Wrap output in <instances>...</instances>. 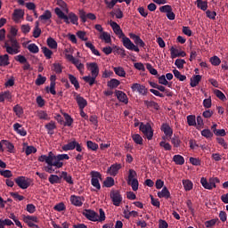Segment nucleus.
Instances as JSON below:
<instances>
[{
	"instance_id": "nucleus-2",
	"label": "nucleus",
	"mask_w": 228,
	"mask_h": 228,
	"mask_svg": "<svg viewBox=\"0 0 228 228\" xmlns=\"http://www.w3.org/2000/svg\"><path fill=\"white\" fill-rule=\"evenodd\" d=\"M4 47L8 54H19L20 53V45L13 37L9 36V41L4 43Z\"/></svg>"
},
{
	"instance_id": "nucleus-18",
	"label": "nucleus",
	"mask_w": 228,
	"mask_h": 228,
	"mask_svg": "<svg viewBox=\"0 0 228 228\" xmlns=\"http://www.w3.org/2000/svg\"><path fill=\"white\" fill-rule=\"evenodd\" d=\"M75 99L77 101V104L79 107V110H85V108L88 106V102H86V100L83 98V96L77 94Z\"/></svg>"
},
{
	"instance_id": "nucleus-35",
	"label": "nucleus",
	"mask_w": 228,
	"mask_h": 228,
	"mask_svg": "<svg viewBox=\"0 0 228 228\" xmlns=\"http://www.w3.org/2000/svg\"><path fill=\"white\" fill-rule=\"evenodd\" d=\"M52 17H53V13L51 12V11L46 10L45 11L43 15L39 16V20H44L45 22L47 20H51Z\"/></svg>"
},
{
	"instance_id": "nucleus-14",
	"label": "nucleus",
	"mask_w": 228,
	"mask_h": 228,
	"mask_svg": "<svg viewBox=\"0 0 228 228\" xmlns=\"http://www.w3.org/2000/svg\"><path fill=\"white\" fill-rule=\"evenodd\" d=\"M82 215L87 218V220H90L91 222H97V218H99V214L97 212L91 210V209H86Z\"/></svg>"
},
{
	"instance_id": "nucleus-39",
	"label": "nucleus",
	"mask_w": 228,
	"mask_h": 228,
	"mask_svg": "<svg viewBox=\"0 0 228 228\" xmlns=\"http://www.w3.org/2000/svg\"><path fill=\"white\" fill-rule=\"evenodd\" d=\"M103 186H105V188H111V186H115V179L110 176L107 177L103 182Z\"/></svg>"
},
{
	"instance_id": "nucleus-12",
	"label": "nucleus",
	"mask_w": 228,
	"mask_h": 228,
	"mask_svg": "<svg viewBox=\"0 0 228 228\" xmlns=\"http://www.w3.org/2000/svg\"><path fill=\"white\" fill-rule=\"evenodd\" d=\"M78 15L83 23L86 22L87 19H89V20H95V19H97V17L94 13L89 12L86 14L85 10H83V9H80L78 11Z\"/></svg>"
},
{
	"instance_id": "nucleus-34",
	"label": "nucleus",
	"mask_w": 228,
	"mask_h": 228,
	"mask_svg": "<svg viewBox=\"0 0 228 228\" xmlns=\"http://www.w3.org/2000/svg\"><path fill=\"white\" fill-rule=\"evenodd\" d=\"M144 104L147 108H153V110H159V104L154 101H144Z\"/></svg>"
},
{
	"instance_id": "nucleus-52",
	"label": "nucleus",
	"mask_w": 228,
	"mask_h": 228,
	"mask_svg": "<svg viewBox=\"0 0 228 228\" xmlns=\"http://www.w3.org/2000/svg\"><path fill=\"white\" fill-rule=\"evenodd\" d=\"M2 143L5 145L6 149H8L9 152H12L13 150L15 149V146H13V143L6 141V140H2Z\"/></svg>"
},
{
	"instance_id": "nucleus-27",
	"label": "nucleus",
	"mask_w": 228,
	"mask_h": 228,
	"mask_svg": "<svg viewBox=\"0 0 228 228\" xmlns=\"http://www.w3.org/2000/svg\"><path fill=\"white\" fill-rule=\"evenodd\" d=\"M38 161H40L41 163H44V161H45L47 164H50L51 161H53V151H50L47 155H41L38 158Z\"/></svg>"
},
{
	"instance_id": "nucleus-10",
	"label": "nucleus",
	"mask_w": 228,
	"mask_h": 228,
	"mask_svg": "<svg viewBox=\"0 0 228 228\" xmlns=\"http://www.w3.org/2000/svg\"><path fill=\"white\" fill-rule=\"evenodd\" d=\"M159 12H161V13H167V17L169 20H175V13H174V12H172V6L163 5L159 8Z\"/></svg>"
},
{
	"instance_id": "nucleus-37",
	"label": "nucleus",
	"mask_w": 228,
	"mask_h": 228,
	"mask_svg": "<svg viewBox=\"0 0 228 228\" xmlns=\"http://www.w3.org/2000/svg\"><path fill=\"white\" fill-rule=\"evenodd\" d=\"M46 42L50 49H58V43L56 42V40H54V38L48 37Z\"/></svg>"
},
{
	"instance_id": "nucleus-58",
	"label": "nucleus",
	"mask_w": 228,
	"mask_h": 228,
	"mask_svg": "<svg viewBox=\"0 0 228 228\" xmlns=\"http://www.w3.org/2000/svg\"><path fill=\"white\" fill-rule=\"evenodd\" d=\"M217 222H218V219H211V220L206 221L205 227H207V228L215 227V225H216Z\"/></svg>"
},
{
	"instance_id": "nucleus-38",
	"label": "nucleus",
	"mask_w": 228,
	"mask_h": 228,
	"mask_svg": "<svg viewBox=\"0 0 228 228\" xmlns=\"http://www.w3.org/2000/svg\"><path fill=\"white\" fill-rule=\"evenodd\" d=\"M83 79L86 83H88L90 86H94V85H95V79H97V77L86 76V77H83Z\"/></svg>"
},
{
	"instance_id": "nucleus-45",
	"label": "nucleus",
	"mask_w": 228,
	"mask_h": 228,
	"mask_svg": "<svg viewBox=\"0 0 228 228\" xmlns=\"http://www.w3.org/2000/svg\"><path fill=\"white\" fill-rule=\"evenodd\" d=\"M183 184L185 191H190L191 190H193V183H191V181L183 180Z\"/></svg>"
},
{
	"instance_id": "nucleus-23",
	"label": "nucleus",
	"mask_w": 228,
	"mask_h": 228,
	"mask_svg": "<svg viewBox=\"0 0 228 228\" xmlns=\"http://www.w3.org/2000/svg\"><path fill=\"white\" fill-rule=\"evenodd\" d=\"M12 15L14 22H19L20 19L24 18V11L22 9H15Z\"/></svg>"
},
{
	"instance_id": "nucleus-62",
	"label": "nucleus",
	"mask_w": 228,
	"mask_h": 228,
	"mask_svg": "<svg viewBox=\"0 0 228 228\" xmlns=\"http://www.w3.org/2000/svg\"><path fill=\"white\" fill-rule=\"evenodd\" d=\"M214 94H215V95L218 98V99H220V101H225V94H224L223 93H222V91H220V90H218V89H216L215 91H214Z\"/></svg>"
},
{
	"instance_id": "nucleus-22",
	"label": "nucleus",
	"mask_w": 228,
	"mask_h": 228,
	"mask_svg": "<svg viewBox=\"0 0 228 228\" xmlns=\"http://www.w3.org/2000/svg\"><path fill=\"white\" fill-rule=\"evenodd\" d=\"M116 96L117 99H118L120 102H124V104H127V102H129V100L127 99V94H126V93L122 91H116Z\"/></svg>"
},
{
	"instance_id": "nucleus-64",
	"label": "nucleus",
	"mask_w": 228,
	"mask_h": 228,
	"mask_svg": "<svg viewBox=\"0 0 228 228\" xmlns=\"http://www.w3.org/2000/svg\"><path fill=\"white\" fill-rule=\"evenodd\" d=\"M201 135L205 138H213V134L211 133V130L209 129H204L201 131Z\"/></svg>"
},
{
	"instance_id": "nucleus-49",
	"label": "nucleus",
	"mask_w": 228,
	"mask_h": 228,
	"mask_svg": "<svg viewBox=\"0 0 228 228\" xmlns=\"http://www.w3.org/2000/svg\"><path fill=\"white\" fill-rule=\"evenodd\" d=\"M23 222H35V224H38V217L37 216H23Z\"/></svg>"
},
{
	"instance_id": "nucleus-29",
	"label": "nucleus",
	"mask_w": 228,
	"mask_h": 228,
	"mask_svg": "<svg viewBox=\"0 0 228 228\" xmlns=\"http://www.w3.org/2000/svg\"><path fill=\"white\" fill-rule=\"evenodd\" d=\"M202 79V76L200 75H194L191 78V86L192 88H195V86H197L199 85V83H200V80Z\"/></svg>"
},
{
	"instance_id": "nucleus-7",
	"label": "nucleus",
	"mask_w": 228,
	"mask_h": 228,
	"mask_svg": "<svg viewBox=\"0 0 228 228\" xmlns=\"http://www.w3.org/2000/svg\"><path fill=\"white\" fill-rule=\"evenodd\" d=\"M92 179L91 183L92 185L96 188V190H101V183H99V179H102V175L97 171L91 172Z\"/></svg>"
},
{
	"instance_id": "nucleus-20",
	"label": "nucleus",
	"mask_w": 228,
	"mask_h": 228,
	"mask_svg": "<svg viewBox=\"0 0 228 228\" xmlns=\"http://www.w3.org/2000/svg\"><path fill=\"white\" fill-rule=\"evenodd\" d=\"M120 168H122V164L116 163L110 167L108 172L110 175L115 176L117 174H118V170H120Z\"/></svg>"
},
{
	"instance_id": "nucleus-28",
	"label": "nucleus",
	"mask_w": 228,
	"mask_h": 228,
	"mask_svg": "<svg viewBox=\"0 0 228 228\" xmlns=\"http://www.w3.org/2000/svg\"><path fill=\"white\" fill-rule=\"evenodd\" d=\"M10 65V56L8 54L0 55V67Z\"/></svg>"
},
{
	"instance_id": "nucleus-15",
	"label": "nucleus",
	"mask_w": 228,
	"mask_h": 228,
	"mask_svg": "<svg viewBox=\"0 0 228 228\" xmlns=\"http://www.w3.org/2000/svg\"><path fill=\"white\" fill-rule=\"evenodd\" d=\"M110 25L111 26L114 33L118 35L119 38H124L126 37V34H124L122 28H120V25H118L117 22L110 20Z\"/></svg>"
},
{
	"instance_id": "nucleus-1",
	"label": "nucleus",
	"mask_w": 228,
	"mask_h": 228,
	"mask_svg": "<svg viewBox=\"0 0 228 228\" xmlns=\"http://www.w3.org/2000/svg\"><path fill=\"white\" fill-rule=\"evenodd\" d=\"M55 13L58 16L59 19H61L62 20H64L65 24H75L76 26H78V22L77 20H79V19L77 18V15H76V13L74 12H69L68 15L65 14V12L63 11H61V9L56 7L55 8Z\"/></svg>"
},
{
	"instance_id": "nucleus-57",
	"label": "nucleus",
	"mask_w": 228,
	"mask_h": 228,
	"mask_svg": "<svg viewBox=\"0 0 228 228\" xmlns=\"http://www.w3.org/2000/svg\"><path fill=\"white\" fill-rule=\"evenodd\" d=\"M185 63H186V61H184V59H176L175 65L177 67V69H184Z\"/></svg>"
},
{
	"instance_id": "nucleus-11",
	"label": "nucleus",
	"mask_w": 228,
	"mask_h": 228,
	"mask_svg": "<svg viewBox=\"0 0 228 228\" xmlns=\"http://www.w3.org/2000/svg\"><path fill=\"white\" fill-rule=\"evenodd\" d=\"M110 197L114 204V206H120L122 202V196L120 195L119 191L112 190L110 191Z\"/></svg>"
},
{
	"instance_id": "nucleus-41",
	"label": "nucleus",
	"mask_w": 228,
	"mask_h": 228,
	"mask_svg": "<svg viewBox=\"0 0 228 228\" xmlns=\"http://www.w3.org/2000/svg\"><path fill=\"white\" fill-rule=\"evenodd\" d=\"M113 70L117 76H119L120 77H126V70H124V68L115 67L113 68Z\"/></svg>"
},
{
	"instance_id": "nucleus-6",
	"label": "nucleus",
	"mask_w": 228,
	"mask_h": 228,
	"mask_svg": "<svg viewBox=\"0 0 228 228\" xmlns=\"http://www.w3.org/2000/svg\"><path fill=\"white\" fill-rule=\"evenodd\" d=\"M53 161H54V167L55 168H61L63 167V159H69V157L67 154H59L57 156L53 153L52 155Z\"/></svg>"
},
{
	"instance_id": "nucleus-47",
	"label": "nucleus",
	"mask_w": 228,
	"mask_h": 228,
	"mask_svg": "<svg viewBox=\"0 0 228 228\" xmlns=\"http://www.w3.org/2000/svg\"><path fill=\"white\" fill-rule=\"evenodd\" d=\"M173 161L175 165H184V158L181 155H175L173 157Z\"/></svg>"
},
{
	"instance_id": "nucleus-44",
	"label": "nucleus",
	"mask_w": 228,
	"mask_h": 228,
	"mask_svg": "<svg viewBox=\"0 0 228 228\" xmlns=\"http://www.w3.org/2000/svg\"><path fill=\"white\" fill-rule=\"evenodd\" d=\"M132 140H134V143H136L137 145H143V138H142L141 135L138 134H133Z\"/></svg>"
},
{
	"instance_id": "nucleus-32",
	"label": "nucleus",
	"mask_w": 228,
	"mask_h": 228,
	"mask_svg": "<svg viewBox=\"0 0 228 228\" xmlns=\"http://www.w3.org/2000/svg\"><path fill=\"white\" fill-rule=\"evenodd\" d=\"M45 129L48 131V134H54V129H56V123L54 121H51L45 126Z\"/></svg>"
},
{
	"instance_id": "nucleus-30",
	"label": "nucleus",
	"mask_w": 228,
	"mask_h": 228,
	"mask_svg": "<svg viewBox=\"0 0 228 228\" xmlns=\"http://www.w3.org/2000/svg\"><path fill=\"white\" fill-rule=\"evenodd\" d=\"M42 35V28H40V22L36 21V25L33 30L34 38H38Z\"/></svg>"
},
{
	"instance_id": "nucleus-43",
	"label": "nucleus",
	"mask_w": 228,
	"mask_h": 228,
	"mask_svg": "<svg viewBox=\"0 0 228 228\" xmlns=\"http://www.w3.org/2000/svg\"><path fill=\"white\" fill-rule=\"evenodd\" d=\"M86 46L88 47L93 53V54H95V56H101V53L98 52L97 49H95V46L91 42H86Z\"/></svg>"
},
{
	"instance_id": "nucleus-13",
	"label": "nucleus",
	"mask_w": 228,
	"mask_h": 228,
	"mask_svg": "<svg viewBox=\"0 0 228 228\" xmlns=\"http://www.w3.org/2000/svg\"><path fill=\"white\" fill-rule=\"evenodd\" d=\"M132 92H138L139 94H141V95H147L149 90L147 89V87H145V86L138 84V83H134L131 86Z\"/></svg>"
},
{
	"instance_id": "nucleus-5",
	"label": "nucleus",
	"mask_w": 228,
	"mask_h": 228,
	"mask_svg": "<svg viewBox=\"0 0 228 228\" xmlns=\"http://www.w3.org/2000/svg\"><path fill=\"white\" fill-rule=\"evenodd\" d=\"M200 183L206 190H213V188H216V183H220V179L218 178H210L208 182V179L202 177Z\"/></svg>"
},
{
	"instance_id": "nucleus-61",
	"label": "nucleus",
	"mask_w": 228,
	"mask_h": 228,
	"mask_svg": "<svg viewBox=\"0 0 228 228\" xmlns=\"http://www.w3.org/2000/svg\"><path fill=\"white\" fill-rule=\"evenodd\" d=\"M87 148L91 151H97V149H99V145L92 141H87Z\"/></svg>"
},
{
	"instance_id": "nucleus-16",
	"label": "nucleus",
	"mask_w": 228,
	"mask_h": 228,
	"mask_svg": "<svg viewBox=\"0 0 228 228\" xmlns=\"http://www.w3.org/2000/svg\"><path fill=\"white\" fill-rule=\"evenodd\" d=\"M87 67L93 77H97V76H99V65L97 64V62L88 63Z\"/></svg>"
},
{
	"instance_id": "nucleus-50",
	"label": "nucleus",
	"mask_w": 228,
	"mask_h": 228,
	"mask_svg": "<svg viewBox=\"0 0 228 228\" xmlns=\"http://www.w3.org/2000/svg\"><path fill=\"white\" fill-rule=\"evenodd\" d=\"M64 118L66 120V121L62 122V124H64V126H72L74 119H72V117H70V115L64 113Z\"/></svg>"
},
{
	"instance_id": "nucleus-54",
	"label": "nucleus",
	"mask_w": 228,
	"mask_h": 228,
	"mask_svg": "<svg viewBox=\"0 0 228 228\" xmlns=\"http://www.w3.org/2000/svg\"><path fill=\"white\" fill-rule=\"evenodd\" d=\"M210 62L212 65H214V67H218V65L222 63V61L218 56H213L210 58Z\"/></svg>"
},
{
	"instance_id": "nucleus-53",
	"label": "nucleus",
	"mask_w": 228,
	"mask_h": 228,
	"mask_svg": "<svg viewBox=\"0 0 228 228\" xmlns=\"http://www.w3.org/2000/svg\"><path fill=\"white\" fill-rule=\"evenodd\" d=\"M101 40H104L105 44H110L111 42V37L107 34V32H102L100 36Z\"/></svg>"
},
{
	"instance_id": "nucleus-56",
	"label": "nucleus",
	"mask_w": 228,
	"mask_h": 228,
	"mask_svg": "<svg viewBox=\"0 0 228 228\" xmlns=\"http://www.w3.org/2000/svg\"><path fill=\"white\" fill-rule=\"evenodd\" d=\"M45 81H47V78L45 77H42V75H38L37 78L36 80V85L37 86H40L44 85V83H45Z\"/></svg>"
},
{
	"instance_id": "nucleus-17",
	"label": "nucleus",
	"mask_w": 228,
	"mask_h": 228,
	"mask_svg": "<svg viewBox=\"0 0 228 228\" xmlns=\"http://www.w3.org/2000/svg\"><path fill=\"white\" fill-rule=\"evenodd\" d=\"M130 38L134 40L135 45H139V47H145V42L140 37V36H136L134 33L129 34Z\"/></svg>"
},
{
	"instance_id": "nucleus-48",
	"label": "nucleus",
	"mask_w": 228,
	"mask_h": 228,
	"mask_svg": "<svg viewBox=\"0 0 228 228\" xmlns=\"http://www.w3.org/2000/svg\"><path fill=\"white\" fill-rule=\"evenodd\" d=\"M42 52L47 60H51V58L53 57V51L47 48V46H43Z\"/></svg>"
},
{
	"instance_id": "nucleus-55",
	"label": "nucleus",
	"mask_w": 228,
	"mask_h": 228,
	"mask_svg": "<svg viewBox=\"0 0 228 228\" xmlns=\"http://www.w3.org/2000/svg\"><path fill=\"white\" fill-rule=\"evenodd\" d=\"M28 49L29 53H32L33 54H37L39 51L38 46L35 44L28 45Z\"/></svg>"
},
{
	"instance_id": "nucleus-4",
	"label": "nucleus",
	"mask_w": 228,
	"mask_h": 228,
	"mask_svg": "<svg viewBox=\"0 0 228 228\" xmlns=\"http://www.w3.org/2000/svg\"><path fill=\"white\" fill-rule=\"evenodd\" d=\"M139 129L142 132L144 136H146L147 140H152V136H154V130H152L151 123H147L146 125L141 123Z\"/></svg>"
},
{
	"instance_id": "nucleus-19",
	"label": "nucleus",
	"mask_w": 228,
	"mask_h": 228,
	"mask_svg": "<svg viewBox=\"0 0 228 228\" xmlns=\"http://www.w3.org/2000/svg\"><path fill=\"white\" fill-rule=\"evenodd\" d=\"M161 131H163L167 138H172V134H174V130H172L169 124H162Z\"/></svg>"
},
{
	"instance_id": "nucleus-40",
	"label": "nucleus",
	"mask_w": 228,
	"mask_h": 228,
	"mask_svg": "<svg viewBox=\"0 0 228 228\" xmlns=\"http://www.w3.org/2000/svg\"><path fill=\"white\" fill-rule=\"evenodd\" d=\"M119 85H120V82L117 78H112L107 83V86H109V88H111V89L117 88Z\"/></svg>"
},
{
	"instance_id": "nucleus-21",
	"label": "nucleus",
	"mask_w": 228,
	"mask_h": 228,
	"mask_svg": "<svg viewBox=\"0 0 228 228\" xmlns=\"http://www.w3.org/2000/svg\"><path fill=\"white\" fill-rule=\"evenodd\" d=\"M170 51H171V58L173 59L179 58V57L184 58V56H186V52L184 51L179 52V50L174 48V46L171 47Z\"/></svg>"
},
{
	"instance_id": "nucleus-46",
	"label": "nucleus",
	"mask_w": 228,
	"mask_h": 228,
	"mask_svg": "<svg viewBox=\"0 0 228 228\" xmlns=\"http://www.w3.org/2000/svg\"><path fill=\"white\" fill-rule=\"evenodd\" d=\"M76 141H72L62 146V151H74L76 149Z\"/></svg>"
},
{
	"instance_id": "nucleus-51",
	"label": "nucleus",
	"mask_w": 228,
	"mask_h": 228,
	"mask_svg": "<svg viewBox=\"0 0 228 228\" xmlns=\"http://www.w3.org/2000/svg\"><path fill=\"white\" fill-rule=\"evenodd\" d=\"M173 74H174L175 77H176V79H179V81H185V79H186V76L182 75L181 72L177 69H174Z\"/></svg>"
},
{
	"instance_id": "nucleus-60",
	"label": "nucleus",
	"mask_w": 228,
	"mask_h": 228,
	"mask_svg": "<svg viewBox=\"0 0 228 228\" xmlns=\"http://www.w3.org/2000/svg\"><path fill=\"white\" fill-rule=\"evenodd\" d=\"M47 165L48 166L45 167V172L53 174L54 172V168H53V167H54V160H51V163Z\"/></svg>"
},
{
	"instance_id": "nucleus-36",
	"label": "nucleus",
	"mask_w": 228,
	"mask_h": 228,
	"mask_svg": "<svg viewBox=\"0 0 228 228\" xmlns=\"http://www.w3.org/2000/svg\"><path fill=\"white\" fill-rule=\"evenodd\" d=\"M48 180L51 184H58L61 183V176H58L57 175H51Z\"/></svg>"
},
{
	"instance_id": "nucleus-25",
	"label": "nucleus",
	"mask_w": 228,
	"mask_h": 228,
	"mask_svg": "<svg viewBox=\"0 0 228 228\" xmlns=\"http://www.w3.org/2000/svg\"><path fill=\"white\" fill-rule=\"evenodd\" d=\"M158 197L159 199H170V191H168V188L165 186L161 191L158 192Z\"/></svg>"
},
{
	"instance_id": "nucleus-31",
	"label": "nucleus",
	"mask_w": 228,
	"mask_h": 228,
	"mask_svg": "<svg viewBox=\"0 0 228 228\" xmlns=\"http://www.w3.org/2000/svg\"><path fill=\"white\" fill-rule=\"evenodd\" d=\"M63 179L69 184H74V181H72V176L69 175V173L62 171L61 175V180Z\"/></svg>"
},
{
	"instance_id": "nucleus-3",
	"label": "nucleus",
	"mask_w": 228,
	"mask_h": 228,
	"mask_svg": "<svg viewBox=\"0 0 228 228\" xmlns=\"http://www.w3.org/2000/svg\"><path fill=\"white\" fill-rule=\"evenodd\" d=\"M136 175H137L136 171H134V169H129L128 178L126 181H127L128 186H131L134 191H137L138 190V179L134 178L136 177Z\"/></svg>"
},
{
	"instance_id": "nucleus-42",
	"label": "nucleus",
	"mask_w": 228,
	"mask_h": 228,
	"mask_svg": "<svg viewBox=\"0 0 228 228\" xmlns=\"http://www.w3.org/2000/svg\"><path fill=\"white\" fill-rule=\"evenodd\" d=\"M196 4L203 12H206V10H208V1L197 0Z\"/></svg>"
},
{
	"instance_id": "nucleus-9",
	"label": "nucleus",
	"mask_w": 228,
	"mask_h": 228,
	"mask_svg": "<svg viewBox=\"0 0 228 228\" xmlns=\"http://www.w3.org/2000/svg\"><path fill=\"white\" fill-rule=\"evenodd\" d=\"M16 184L19 186V188H21V190H28L29 188V179H26L25 176H19L14 179Z\"/></svg>"
},
{
	"instance_id": "nucleus-8",
	"label": "nucleus",
	"mask_w": 228,
	"mask_h": 228,
	"mask_svg": "<svg viewBox=\"0 0 228 228\" xmlns=\"http://www.w3.org/2000/svg\"><path fill=\"white\" fill-rule=\"evenodd\" d=\"M123 45L126 49H129V51H134L135 53H140V48L136 46L134 43L131 42V39L127 37H124L122 38Z\"/></svg>"
},
{
	"instance_id": "nucleus-26",
	"label": "nucleus",
	"mask_w": 228,
	"mask_h": 228,
	"mask_svg": "<svg viewBox=\"0 0 228 228\" xmlns=\"http://www.w3.org/2000/svg\"><path fill=\"white\" fill-rule=\"evenodd\" d=\"M20 127H22V125L19 123L13 125V129L18 133V134H20V136H26L28 132H26V129Z\"/></svg>"
},
{
	"instance_id": "nucleus-33",
	"label": "nucleus",
	"mask_w": 228,
	"mask_h": 228,
	"mask_svg": "<svg viewBox=\"0 0 228 228\" xmlns=\"http://www.w3.org/2000/svg\"><path fill=\"white\" fill-rule=\"evenodd\" d=\"M68 76L71 85L75 86L76 90H79L80 86H79V81H77V78L74 77V75L72 74H69Z\"/></svg>"
},
{
	"instance_id": "nucleus-59",
	"label": "nucleus",
	"mask_w": 228,
	"mask_h": 228,
	"mask_svg": "<svg viewBox=\"0 0 228 228\" xmlns=\"http://www.w3.org/2000/svg\"><path fill=\"white\" fill-rule=\"evenodd\" d=\"M188 126H197V121L195 120V115H190L187 117Z\"/></svg>"
},
{
	"instance_id": "nucleus-63",
	"label": "nucleus",
	"mask_w": 228,
	"mask_h": 228,
	"mask_svg": "<svg viewBox=\"0 0 228 228\" xmlns=\"http://www.w3.org/2000/svg\"><path fill=\"white\" fill-rule=\"evenodd\" d=\"M14 60L16 61H19V63H21V64H24V63L28 62V59H26V57L24 55H21V54L15 56Z\"/></svg>"
},
{
	"instance_id": "nucleus-24",
	"label": "nucleus",
	"mask_w": 228,
	"mask_h": 228,
	"mask_svg": "<svg viewBox=\"0 0 228 228\" xmlns=\"http://www.w3.org/2000/svg\"><path fill=\"white\" fill-rule=\"evenodd\" d=\"M82 199L83 198H81L79 196L72 195L70 197L71 204H73V206H77L78 208H81V206H83V201H81Z\"/></svg>"
}]
</instances>
